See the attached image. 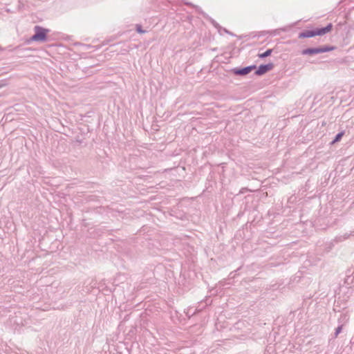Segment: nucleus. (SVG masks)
Masks as SVG:
<instances>
[{
  "label": "nucleus",
  "instance_id": "obj_8",
  "mask_svg": "<svg viewBox=\"0 0 354 354\" xmlns=\"http://www.w3.org/2000/svg\"><path fill=\"white\" fill-rule=\"evenodd\" d=\"M137 30H138V32H140V33H142V32H144V31H142V30L140 29V27H138V28H137Z\"/></svg>",
  "mask_w": 354,
  "mask_h": 354
},
{
  "label": "nucleus",
  "instance_id": "obj_3",
  "mask_svg": "<svg viewBox=\"0 0 354 354\" xmlns=\"http://www.w3.org/2000/svg\"><path fill=\"white\" fill-rule=\"evenodd\" d=\"M333 49H334L333 47H330V48H308V49L303 50L301 51V53L303 55H313V54L322 53V52L329 51V50H333Z\"/></svg>",
  "mask_w": 354,
  "mask_h": 354
},
{
  "label": "nucleus",
  "instance_id": "obj_2",
  "mask_svg": "<svg viewBox=\"0 0 354 354\" xmlns=\"http://www.w3.org/2000/svg\"><path fill=\"white\" fill-rule=\"evenodd\" d=\"M48 30L40 27H35V34L32 37L33 41H44Z\"/></svg>",
  "mask_w": 354,
  "mask_h": 354
},
{
  "label": "nucleus",
  "instance_id": "obj_4",
  "mask_svg": "<svg viewBox=\"0 0 354 354\" xmlns=\"http://www.w3.org/2000/svg\"><path fill=\"white\" fill-rule=\"evenodd\" d=\"M274 64H268L265 65H260L259 68L255 71V74L257 75H264L265 73L271 71L273 69Z\"/></svg>",
  "mask_w": 354,
  "mask_h": 354
},
{
  "label": "nucleus",
  "instance_id": "obj_1",
  "mask_svg": "<svg viewBox=\"0 0 354 354\" xmlns=\"http://www.w3.org/2000/svg\"><path fill=\"white\" fill-rule=\"evenodd\" d=\"M332 27L333 26H332L331 24H329L328 26H327L326 27L323 28H317L315 30H306V31L299 33V38H308V37H315V35H324L327 32H330Z\"/></svg>",
  "mask_w": 354,
  "mask_h": 354
},
{
  "label": "nucleus",
  "instance_id": "obj_7",
  "mask_svg": "<svg viewBox=\"0 0 354 354\" xmlns=\"http://www.w3.org/2000/svg\"><path fill=\"white\" fill-rule=\"evenodd\" d=\"M272 50V49H268L265 51L263 53L259 54V57L260 58H265V57L269 56L271 55Z\"/></svg>",
  "mask_w": 354,
  "mask_h": 354
},
{
  "label": "nucleus",
  "instance_id": "obj_6",
  "mask_svg": "<svg viewBox=\"0 0 354 354\" xmlns=\"http://www.w3.org/2000/svg\"><path fill=\"white\" fill-rule=\"evenodd\" d=\"M344 135V131H341L339 133H338L335 138H334V140L332 141L331 142V145H334V143H335L336 142H339L342 139V137Z\"/></svg>",
  "mask_w": 354,
  "mask_h": 354
},
{
  "label": "nucleus",
  "instance_id": "obj_5",
  "mask_svg": "<svg viewBox=\"0 0 354 354\" xmlns=\"http://www.w3.org/2000/svg\"><path fill=\"white\" fill-rule=\"evenodd\" d=\"M254 68H256V66H247L245 68L236 71L235 73L236 75H245L247 74H249L250 72H251L252 70Z\"/></svg>",
  "mask_w": 354,
  "mask_h": 354
}]
</instances>
